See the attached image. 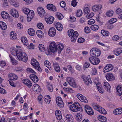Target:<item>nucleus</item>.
I'll return each instance as SVG.
<instances>
[{
  "label": "nucleus",
  "instance_id": "22",
  "mask_svg": "<svg viewBox=\"0 0 122 122\" xmlns=\"http://www.w3.org/2000/svg\"><path fill=\"white\" fill-rule=\"evenodd\" d=\"M30 78L32 80L34 83L38 82L39 79L38 77L36 75L33 74L30 75Z\"/></svg>",
  "mask_w": 122,
  "mask_h": 122
},
{
  "label": "nucleus",
  "instance_id": "48",
  "mask_svg": "<svg viewBox=\"0 0 122 122\" xmlns=\"http://www.w3.org/2000/svg\"><path fill=\"white\" fill-rule=\"evenodd\" d=\"M39 48L40 50L41 51L43 50H45L44 45L42 44L39 45Z\"/></svg>",
  "mask_w": 122,
  "mask_h": 122
},
{
  "label": "nucleus",
  "instance_id": "38",
  "mask_svg": "<svg viewBox=\"0 0 122 122\" xmlns=\"http://www.w3.org/2000/svg\"><path fill=\"white\" fill-rule=\"evenodd\" d=\"M28 33L30 35L33 36L35 34V32L34 29L30 28L28 30Z\"/></svg>",
  "mask_w": 122,
  "mask_h": 122
},
{
  "label": "nucleus",
  "instance_id": "3",
  "mask_svg": "<svg viewBox=\"0 0 122 122\" xmlns=\"http://www.w3.org/2000/svg\"><path fill=\"white\" fill-rule=\"evenodd\" d=\"M70 109L72 111L75 112L79 111H83V109L79 103L76 102L70 106Z\"/></svg>",
  "mask_w": 122,
  "mask_h": 122
},
{
  "label": "nucleus",
  "instance_id": "42",
  "mask_svg": "<svg viewBox=\"0 0 122 122\" xmlns=\"http://www.w3.org/2000/svg\"><path fill=\"white\" fill-rule=\"evenodd\" d=\"M68 34L70 38H72V37L73 36V33H74V30L71 29L70 30H69L68 31Z\"/></svg>",
  "mask_w": 122,
  "mask_h": 122
},
{
  "label": "nucleus",
  "instance_id": "44",
  "mask_svg": "<svg viewBox=\"0 0 122 122\" xmlns=\"http://www.w3.org/2000/svg\"><path fill=\"white\" fill-rule=\"evenodd\" d=\"M99 117L100 118V121L102 122H106L107 121V118L105 117L102 116L101 115L99 116Z\"/></svg>",
  "mask_w": 122,
  "mask_h": 122
},
{
  "label": "nucleus",
  "instance_id": "32",
  "mask_svg": "<svg viewBox=\"0 0 122 122\" xmlns=\"http://www.w3.org/2000/svg\"><path fill=\"white\" fill-rule=\"evenodd\" d=\"M39 65V63L38 62L37 63H36V64H34L32 65L34 66V68L36 69H37L39 71L41 72V70L40 67Z\"/></svg>",
  "mask_w": 122,
  "mask_h": 122
},
{
  "label": "nucleus",
  "instance_id": "16",
  "mask_svg": "<svg viewBox=\"0 0 122 122\" xmlns=\"http://www.w3.org/2000/svg\"><path fill=\"white\" fill-rule=\"evenodd\" d=\"M37 11L39 15L41 17L45 15V12L43 8L41 7H39L38 8Z\"/></svg>",
  "mask_w": 122,
  "mask_h": 122
},
{
  "label": "nucleus",
  "instance_id": "26",
  "mask_svg": "<svg viewBox=\"0 0 122 122\" xmlns=\"http://www.w3.org/2000/svg\"><path fill=\"white\" fill-rule=\"evenodd\" d=\"M9 56L10 58L11 61L12 63V64L14 65H17L18 62L17 61L15 60L13 56L10 55Z\"/></svg>",
  "mask_w": 122,
  "mask_h": 122
},
{
  "label": "nucleus",
  "instance_id": "58",
  "mask_svg": "<svg viewBox=\"0 0 122 122\" xmlns=\"http://www.w3.org/2000/svg\"><path fill=\"white\" fill-rule=\"evenodd\" d=\"M47 88L48 90L50 92L53 91L52 86L51 85H48L47 86Z\"/></svg>",
  "mask_w": 122,
  "mask_h": 122
},
{
  "label": "nucleus",
  "instance_id": "10",
  "mask_svg": "<svg viewBox=\"0 0 122 122\" xmlns=\"http://www.w3.org/2000/svg\"><path fill=\"white\" fill-rule=\"evenodd\" d=\"M77 97L80 100L85 103H87V100L85 97L81 94H78L77 95Z\"/></svg>",
  "mask_w": 122,
  "mask_h": 122
},
{
  "label": "nucleus",
  "instance_id": "45",
  "mask_svg": "<svg viewBox=\"0 0 122 122\" xmlns=\"http://www.w3.org/2000/svg\"><path fill=\"white\" fill-rule=\"evenodd\" d=\"M113 113L115 115H119L121 114L118 109H115L113 111Z\"/></svg>",
  "mask_w": 122,
  "mask_h": 122
},
{
  "label": "nucleus",
  "instance_id": "47",
  "mask_svg": "<svg viewBox=\"0 0 122 122\" xmlns=\"http://www.w3.org/2000/svg\"><path fill=\"white\" fill-rule=\"evenodd\" d=\"M31 10L29 9L25 8L23 10V11L25 14L27 15Z\"/></svg>",
  "mask_w": 122,
  "mask_h": 122
},
{
  "label": "nucleus",
  "instance_id": "52",
  "mask_svg": "<svg viewBox=\"0 0 122 122\" xmlns=\"http://www.w3.org/2000/svg\"><path fill=\"white\" fill-rule=\"evenodd\" d=\"M85 41V39L82 38H80L78 39L77 42L80 43H82L84 42Z\"/></svg>",
  "mask_w": 122,
  "mask_h": 122
},
{
  "label": "nucleus",
  "instance_id": "8",
  "mask_svg": "<svg viewBox=\"0 0 122 122\" xmlns=\"http://www.w3.org/2000/svg\"><path fill=\"white\" fill-rule=\"evenodd\" d=\"M84 108L85 111L88 114L90 115H92L93 114V111L90 107L86 105L85 106Z\"/></svg>",
  "mask_w": 122,
  "mask_h": 122
},
{
  "label": "nucleus",
  "instance_id": "55",
  "mask_svg": "<svg viewBox=\"0 0 122 122\" xmlns=\"http://www.w3.org/2000/svg\"><path fill=\"white\" fill-rule=\"evenodd\" d=\"M85 32L86 33H88L90 32V29L89 28L88 26L85 27L84 29Z\"/></svg>",
  "mask_w": 122,
  "mask_h": 122
},
{
  "label": "nucleus",
  "instance_id": "21",
  "mask_svg": "<svg viewBox=\"0 0 122 122\" xmlns=\"http://www.w3.org/2000/svg\"><path fill=\"white\" fill-rule=\"evenodd\" d=\"M46 6L47 8L51 11H54L56 10V7L52 4H48Z\"/></svg>",
  "mask_w": 122,
  "mask_h": 122
},
{
  "label": "nucleus",
  "instance_id": "54",
  "mask_svg": "<svg viewBox=\"0 0 122 122\" xmlns=\"http://www.w3.org/2000/svg\"><path fill=\"white\" fill-rule=\"evenodd\" d=\"M42 96L41 95L39 96L38 98L39 102L41 104V105L42 104Z\"/></svg>",
  "mask_w": 122,
  "mask_h": 122
},
{
  "label": "nucleus",
  "instance_id": "2",
  "mask_svg": "<svg viewBox=\"0 0 122 122\" xmlns=\"http://www.w3.org/2000/svg\"><path fill=\"white\" fill-rule=\"evenodd\" d=\"M63 48V46L61 44L59 43L57 45L55 42H51L49 46V49L51 51H49L48 50V52L50 54V52L54 53L57 51L58 53L60 54Z\"/></svg>",
  "mask_w": 122,
  "mask_h": 122
},
{
  "label": "nucleus",
  "instance_id": "19",
  "mask_svg": "<svg viewBox=\"0 0 122 122\" xmlns=\"http://www.w3.org/2000/svg\"><path fill=\"white\" fill-rule=\"evenodd\" d=\"M33 89L34 91H36L37 93L40 92L41 91V88L38 84H36L33 86Z\"/></svg>",
  "mask_w": 122,
  "mask_h": 122
},
{
  "label": "nucleus",
  "instance_id": "46",
  "mask_svg": "<svg viewBox=\"0 0 122 122\" xmlns=\"http://www.w3.org/2000/svg\"><path fill=\"white\" fill-rule=\"evenodd\" d=\"M113 12L112 10H109L106 13V15L107 16L110 17L112 16Z\"/></svg>",
  "mask_w": 122,
  "mask_h": 122
},
{
  "label": "nucleus",
  "instance_id": "31",
  "mask_svg": "<svg viewBox=\"0 0 122 122\" xmlns=\"http://www.w3.org/2000/svg\"><path fill=\"white\" fill-rule=\"evenodd\" d=\"M22 42L24 45L27 46L28 44V42L27 38L25 37H22L21 39Z\"/></svg>",
  "mask_w": 122,
  "mask_h": 122
},
{
  "label": "nucleus",
  "instance_id": "11",
  "mask_svg": "<svg viewBox=\"0 0 122 122\" xmlns=\"http://www.w3.org/2000/svg\"><path fill=\"white\" fill-rule=\"evenodd\" d=\"M10 13L15 17L17 18L19 16L18 11L14 9L10 10Z\"/></svg>",
  "mask_w": 122,
  "mask_h": 122
},
{
  "label": "nucleus",
  "instance_id": "30",
  "mask_svg": "<svg viewBox=\"0 0 122 122\" xmlns=\"http://www.w3.org/2000/svg\"><path fill=\"white\" fill-rule=\"evenodd\" d=\"M56 26L57 29L59 31H61L62 30L63 26L59 22L57 23L56 25Z\"/></svg>",
  "mask_w": 122,
  "mask_h": 122
},
{
  "label": "nucleus",
  "instance_id": "15",
  "mask_svg": "<svg viewBox=\"0 0 122 122\" xmlns=\"http://www.w3.org/2000/svg\"><path fill=\"white\" fill-rule=\"evenodd\" d=\"M34 15L33 11L32 10L27 15V20L29 21H30L33 18Z\"/></svg>",
  "mask_w": 122,
  "mask_h": 122
},
{
  "label": "nucleus",
  "instance_id": "40",
  "mask_svg": "<svg viewBox=\"0 0 122 122\" xmlns=\"http://www.w3.org/2000/svg\"><path fill=\"white\" fill-rule=\"evenodd\" d=\"M0 24H1V29L3 30H5L7 28V26L5 23L3 22H0Z\"/></svg>",
  "mask_w": 122,
  "mask_h": 122
},
{
  "label": "nucleus",
  "instance_id": "43",
  "mask_svg": "<svg viewBox=\"0 0 122 122\" xmlns=\"http://www.w3.org/2000/svg\"><path fill=\"white\" fill-rule=\"evenodd\" d=\"M91 29L93 30H97L98 29L99 27L98 25H92L90 27Z\"/></svg>",
  "mask_w": 122,
  "mask_h": 122
},
{
  "label": "nucleus",
  "instance_id": "14",
  "mask_svg": "<svg viewBox=\"0 0 122 122\" xmlns=\"http://www.w3.org/2000/svg\"><path fill=\"white\" fill-rule=\"evenodd\" d=\"M8 77L9 80L10 81H15L18 78L17 75L13 73L9 74L8 75Z\"/></svg>",
  "mask_w": 122,
  "mask_h": 122
},
{
  "label": "nucleus",
  "instance_id": "41",
  "mask_svg": "<svg viewBox=\"0 0 122 122\" xmlns=\"http://www.w3.org/2000/svg\"><path fill=\"white\" fill-rule=\"evenodd\" d=\"M101 33L104 36H107L109 35V33L108 32L105 31L104 30H101Z\"/></svg>",
  "mask_w": 122,
  "mask_h": 122
},
{
  "label": "nucleus",
  "instance_id": "37",
  "mask_svg": "<svg viewBox=\"0 0 122 122\" xmlns=\"http://www.w3.org/2000/svg\"><path fill=\"white\" fill-rule=\"evenodd\" d=\"M54 18L53 17H50L48 18L46 21L47 24H51L53 22Z\"/></svg>",
  "mask_w": 122,
  "mask_h": 122
},
{
  "label": "nucleus",
  "instance_id": "34",
  "mask_svg": "<svg viewBox=\"0 0 122 122\" xmlns=\"http://www.w3.org/2000/svg\"><path fill=\"white\" fill-rule=\"evenodd\" d=\"M10 37L11 39L15 40L17 39V37L16 36V34L14 33V32L12 31L10 33Z\"/></svg>",
  "mask_w": 122,
  "mask_h": 122
},
{
  "label": "nucleus",
  "instance_id": "13",
  "mask_svg": "<svg viewBox=\"0 0 122 122\" xmlns=\"http://www.w3.org/2000/svg\"><path fill=\"white\" fill-rule=\"evenodd\" d=\"M49 36L51 37H53L56 34V30L54 27L51 28L49 30L48 32Z\"/></svg>",
  "mask_w": 122,
  "mask_h": 122
},
{
  "label": "nucleus",
  "instance_id": "35",
  "mask_svg": "<svg viewBox=\"0 0 122 122\" xmlns=\"http://www.w3.org/2000/svg\"><path fill=\"white\" fill-rule=\"evenodd\" d=\"M53 66L56 71L58 72H60V68L58 64L56 63H54Z\"/></svg>",
  "mask_w": 122,
  "mask_h": 122
},
{
  "label": "nucleus",
  "instance_id": "28",
  "mask_svg": "<svg viewBox=\"0 0 122 122\" xmlns=\"http://www.w3.org/2000/svg\"><path fill=\"white\" fill-rule=\"evenodd\" d=\"M102 7V6L101 5H95L92 7V9L93 11H96L98 10H100Z\"/></svg>",
  "mask_w": 122,
  "mask_h": 122
},
{
  "label": "nucleus",
  "instance_id": "27",
  "mask_svg": "<svg viewBox=\"0 0 122 122\" xmlns=\"http://www.w3.org/2000/svg\"><path fill=\"white\" fill-rule=\"evenodd\" d=\"M37 36L41 38H43L44 37V34L43 32L40 30H38L36 32Z\"/></svg>",
  "mask_w": 122,
  "mask_h": 122
},
{
  "label": "nucleus",
  "instance_id": "62",
  "mask_svg": "<svg viewBox=\"0 0 122 122\" xmlns=\"http://www.w3.org/2000/svg\"><path fill=\"white\" fill-rule=\"evenodd\" d=\"M38 62V61L36 60L33 59L31 61V65H32L34 64H36V63H37Z\"/></svg>",
  "mask_w": 122,
  "mask_h": 122
},
{
  "label": "nucleus",
  "instance_id": "49",
  "mask_svg": "<svg viewBox=\"0 0 122 122\" xmlns=\"http://www.w3.org/2000/svg\"><path fill=\"white\" fill-rule=\"evenodd\" d=\"M84 13L87 14L90 12V10L89 8L88 7L85 8L83 10Z\"/></svg>",
  "mask_w": 122,
  "mask_h": 122
},
{
  "label": "nucleus",
  "instance_id": "23",
  "mask_svg": "<svg viewBox=\"0 0 122 122\" xmlns=\"http://www.w3.org/2000/svg\"><path fill=\"white\" fill-rule=\"evenodd\" d=\"M66 118L68 122H74V118L70 114H67L66 116Z\"/></svg>",
  "mask_w": 122,
  "mask_h": 122
},
{
  "label": "nucleus",
  "instance_id": "24",
  "mask_svg": "<svg viewBox=\"0 0 122 122\" xmlns=\"http://www.w3.org/2000/svg\"><path fill=\"white\" fill-rule=\"evenodd\" d=\"M23 83L29 87H30L32 86L31 82L29 80L27 79L23 80Z\"/></svg>",
  "mask_w": 122,
  "mask_h": 122
},
{
  "label": "nucleus",
  "instance_id": "51",
  "mask_svg": "<svg viewBox=\"0 0 122 122\" xmlns=\"http://www.w3.org/2000/svg\"><path fill=\"white\" fill-rule=\"evenodd\" d=\"M44 64L45 66L47 67L48 66H51V63L48 61H45L44 62Z\"/></svg>",
  "mask_w": 122,
  "mask_h": 122
},
{
  "label": "nucleus",
  "instance_id": "64",
  "mask_svg": "<svg viewBox=\"0 0 122 122\" xmlns=\"http://www.w3.org/2000/svg\"><path fill=\"white\" fill-rule=\"evenodd\" d=\"M94 15V14L93 13H91L89 14L87 16V18H89L93 17Z\"/></svg>",
  "mask_w": 122,
  "mask_h": 122
},
{
  "label": "nucleus",
  "instance_id": "56",
  "mask_svg": "<svg viewBox=\"0 0 122 122\" xmlns=\"http://www.w3.org/2000/svg\"><path fill=\"white\" fill-rule=\"evenodd\" d=\"M95 22V21L94 20L92 19H91L89 20L88 21V24L89 25H91L94 24Z\"/></svg>",
  "mask_w": 122,
  "mask_h": 122
},
{
  "label": "nucleus",
  "instance_id": "20",
  "mask_svg": "<svg viewBox=\"0 0 122 122\" xmlns=\"http://www.w3.org/2000/svg\"><path fill=\"white\" fill-rule=\"evenodd\" d=\"M104 87L106 90L108 92H110L111 91V88L109 84L107 82H104Z\"/></svg>",
  "mask_w": 122,
  "mask_h": 122
},
{
  "label": "nucleus",
  "instance_id": "7",
  "mask_svg": "<svg viewBox=\"0 0 122 122\" xmlns=\"http://www.w3.org/2000/svg\"><path fill=\"white\" fill-rule=\"evenodd\" d=\"M67 81L71 86L74 87L76 86V84L74 79L71 77H67L66 79Z\"/></svg>",
  "mask_w": 122,
  "mask_h": 122
},
{
  "label": "nucleus",
  "instance_id": "1",
  "mask_svg": "<svg viewBox=\"0 0 122 122\" xmlns=\"http://www.w3.org/2000/svg\"><path fill=\"white\" fill-rule=\"evenodd\" d=\"M12 54L16 56L17 58L20 60L26 62L28 60V57L26 54L22 51V50L20 48L16 50H13L11 51Z\"/></svg>",
  "mask_w": 122,
  "mask_h": 122
},
{
  "label": "nucleus",
  "instance_id": "33",
  "mask_svg": "<svg viewBox=\"0 0 122 122\" xmlns=\"http://www.w3.org/2000/svg\"><path fill=\"white\" fill-rule=\"evenodd\" d=\"M117 92L119 94L120 98L122 100V88L121 87L117 86Z\"/></svg>",
  "mask_w": 122,
  "mask_h": 122
},
{
  "label": "nucleus",
  "instance_id": "25",
  "mask_svg": "<svg viewBox=\"0 0 122 122\" xmlns=\"http://www.w3.org/2000/svg\"><path fill=\"white\" fill-rule=\"evenodd\" d=\"M122 53V47L117 49L114 50V54L116 56H117L120 55Z\"/></svg>",
  "mask_w": 122,
  "mask_h": 122
},
{
  "label": "nucleus",
  "instance_id": "63",
  "mask_svg": "<svg viewBox=\"0 0 122 122\" xmlns=\"http://www.w3.org/2000/svg\"><path fill=\"white\" fill-rule=\"evenodd\" d=\"M60 5L62 7L64 8L66 6V3L65 1H62L61 2Z\"/></svg>",
  "mask_w": 122,
  "mask_h": 122
},
{
  "label": "nucleus",
  "instance_id": "36",
  "mask_svg": "<svg viewBox=\"0 0 122 122\" xmlns=\"http://www.w3.org/2000/svg\"><path fill=\"white\" fill-rule=\"evenodd\" d=\"M1 16L4 19H6L8 18L9 16V14L5 11L2 12L1 13Z\"/></svg>",
  "mask_w": 122,
  "mask_h": 122
},
{
  "label": "nucleus",
  "instance_id": "29",
  "mask_svg": "<svg viewBox=\"0 0 122 122\" xmlns=\"http://www.w3.org/2000/svg\"><path fill=\"white\" fill-rule=\"evenodd\" d=\"M75 118L77 121H80L82 118V114L80 113H77L75 116Z\"/></svg>",
  "mask_w": 122,
  "mask_h": 122
},
{
  "label": "nucleus",
  "instance_id": "53",
  "mask_svg": "<svg viewBox=\"0 0 122 122\" xmlns=\"http://www.w3.org/2000/svg\"><path fill=\"white\" fill-rule=\"evenodd\" d=\"M37 27L40 29H42L44 28L43 25L41 23H39L37 24Z\"/></svg>",
  "mask_w": 122,
  "mask_h": 122
},
{
  "label": "nucleus",
  "instance_id": "18",
  "mask_svg": "<svg viewBox=\"0 0 122 122\" xmlns=\"http://www.w3.org/2000/svg\"><path fill=\"white\" fill-rule=\"evenodd\" d=\"M74 32L73 36L71 38V41L72 42H75L77 39L79 34L77 31H75L74 30Z\"/></svg>",
  "mask_w": 122,
  "mask_h": 122
},
{
  "label": "nucleus",
  "instance_id": "6",
  "mask_svg": "<svg viewBox=\"0 0 122 122\" xmlns=\"http://www.w3.org/2000/svg\"><path fill=\"white\" fill-rule=\"evenodd\" d=\"M89 60L92 64L94 65L98 64L100 62V60L98 58L94 57L91 56L89 58Z\"/></svg>",
  "mask_w": 122,
  "mask_h": 122
},
{
  "label": "nucleus",
  "instance_id": "50",
  "mask_svg": "<svg viewBox=\"0 0 122 122\" xmlns=\"http://www.w3.org/2000/svg\"><path fill=\"white\" fill-rule=\"evenodd\" d=\"M82 14V12L81 10H79L77 11L76 14V15L77 17H80L81 16Z\"/></svg>",
  "mask_w": 122,
  "mask_h": 122
},
{
  "label": "nucleus",
  "instance_id": "60",
  "mask_svg": "<svg viewBox=\"0 0 122 122\" xmlns=\"http://www.w3.org/2000/svg\"><path fill=\"white\" fill-rule=\"evenodd\" d=\"M9 0H2L3 5L4 7H6L8 6V2Z\"/></svg>",
  "mask_w": 122,
  "mask_h": 122
},
{
  "label": "nucleus",
  "instance_id": "12",
  "mask_svg": "<svg viewBox=\"0 0 122 122\" xmlns=\"http://www.w3.org/2000/svg\"><path fill=\"white\" fill-rule=\"evenodd\" d=\"M113 66L111 64L107 65L103 69V71L104 72H107L112 70L113 68Z\"/></svg>",
  "mask_w": 122,
  "mask_h": 122
},
{
  "label": "nucleus",
  "instance_id": "57",
  "mask_svg": "<svg viewBox=\"0 0 122 122\" xmlns=\"http://www.w3.org/2000/svg\"><path fill=\"white\" fill-rule=\"evenodd\" d=\"M84 81L85 84L87 86L89 85V83H90L91 84H92V81H89L87 80L86 79L84 80Z\"/></svg>",
  "mask_w": 122,
  "mask_h": 122
},
{
  "label": "nucleus",
  "instance_id": "5",
  "mask_svg": "<svg viewBox=\"0 0 122 122\" xmlns=\"http://www.w3.org/2000/svg\"><path fill=\"white\" fill-rule=\"evenodd\" d=\"M93 106L94 109L97 110L100 113L103 114H106L107 113L106 111L103 108L101 107L98 104H94Z\"/></svg>",
  "mask_w": 122,
  "mask_h": 122
},
{
  "label": "nucleus",
  "instance_id": "17",
  "mask_svg": "<svg viewBox=\"0 0 122 122\" xmlns=\"http://www.w3.org/2000/svg\"><path fill=\"white\" fill-rule=\"evenodd\" d=\"M106 77L108 80L112 81L115 79V77L112 74L109 73L106 75Z\"/></svg>",
  "mask_w": 122,
  "mask_h": 122
},
{
  "label": "nucleus",
  "instance_id": "39",
  "mask_svg": "<svg viewBox=\"0 0 122 122\" xmlns=\"http://www.w3.org/2000/svg\"><path fill=\"white\" fill-rule=\"evenodd\" d=\"M56 15L57 18L59 20H61L63 18V15L61 13H57Z\"/></svg>",
  "mask_w": 122,
  "mask_h": 122
},
{
  "label": "nucleus",
  "instance_id": "4",
  "mask_svg": "<svg viewBox=\"0 0 122 122\" xmlns=\"http://www.w3.org/2000/svg\"><path fill=\"white\" fill-rule=\"evenodd\" d=\"M101 51L100 50L97 48H93L90 51V55L91 56L96 57L100 56Z\"/></svg>",
  "mask_w": 122,
  "mask_h": 122
},
{
  "label": "nucleus",
  "instance_id": "61",
  "mask_svg": "<svg viewBox=\"0 0 122 122\" xmlns=\"http://www.w3.org/2000/svg\"><path fill=\"white\" fill-rule=\"evenodd\" d=\"M119 37L117 35L114 36L112 38V40L114 41H117L118 40Z\"/></svg>",
  "mask_w": 122,
  "mask_h": 122
},
{
  "label": "nucleus",
  "instance_id": "9",
  "mask_svg": "<svg viewBox=\"0 0 122 122\" xmlns=\"http://www.w3.org/2000/svg\"><path fill=\"white\" fill-rule=\"evenodd\" d=\"M56 102L58 106L61 108H63L64 106V103L61 98L59 97L56 99Z\"/></svg>",
  "mask_w": 122,
  "mask_h": 122
},
{
  "label": "nucleus",
  "instance_id": "59",
  "mask_svg": "<svg viewBox=\"0 0 122 122\" xmlns=\"http://www.w3.org/2000/svg\"><path fill=\"white\" fill-rule=\"evenodd\" d=\"M76 0H74L71 1V5L74 7H75L77 5V2H76Z\"/></svg>",
  "mask_w": 122,
  "mask_h": 122
}]
</instances>
